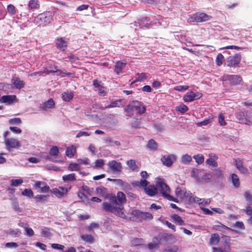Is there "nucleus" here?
Returning <instances> with one entry per match:
<instances>
[{
  "label": "nucleus",
  "mask_w": 252,
  "mask_h": 252,
  "mask_svg": "<svg viewBox=\"0 0 252 252\" xmlns=\"http://www.w3.org/2000/svg\"><path fill=\"white\" fill-rule=\"evenodd\" d=\"M176 193L177 195L180 198H183L185 196H187L186 194L187 193L180 188L176 189Z\"/></svg>",
  "instance_id": "41"
},
{
  "label": "nucleus",
  "mask_w": 252,
  "mask_h": 252,
  "mask_svg": "<svg viewBox=\"0 0 252 252\" xmlns=\"http://www.w3.org/2000/svg\"><path fill=\"white\" fill-rule=\"evenodd\" d=\"M136 79L134 81L131 83V84H133L135 82L140 81L142 82L145 81L147 78V76L146 75V74L145 73H138L136 75Z\"/></svg>",
  "instance_id": "25"
},
{
  "label": "nucleus",
  "mask_w": 252,
  "mask_h": 252,
  "mask_svg": "<svg viewBox=\"0 0 252 252\" xmlns=\"http://www.w3.org/2000/svg\"><path fill=\"white\" fill-rule=\"evenodd\" d=\"M146 110V107L143 103L137 101L133 100L126 107L125 111L128 114H132L134 111H136L140 115L144 114Z\"/></svg>",
  "instance_id": "2"
},
{
  "label": "nucleus",
  "mask_w": 252,
  "mask_h": 252,
  "mask_svg": "<svg viewBox=\"0 0 252 252\" xmlns=\"http://www.w3.org/2000/svg\"><path fill=\"white\" fill-rule=\"evenodd\" d=\"M231 180L233 186L235 188H238L240 187V181L238 176L235 174L231 175Z\"/></svg>",
  "instance_id": "24"
},
{
  "label": "nucleus",
  "mask_w": 252,
  "mask_h": 252,
  "mask_svg": "<svg viewBox=\"0 0 252 252\" xmlns=\"http://www.w3.org/2000/svg\"><path fill=\"white\" fill-rule=\"evenodd\" d=\"M46 69V74L48 75L51 73H59V74L62 73L60 69H58V66L53 63H48L46 66L44 67Z\"/></svg>",
  "instance_id": "10"
},
{
  "label": "nucleus",
  "mask_w": 252,
  "mask_h": 252,
  "mask_svg": "<svg viewBox=\"0 0 252 252\" xmlns=\"http://www.w3.org/2000/svg\"><path fill=\"white\" fill-rule=\"evenodd\" d=\"M225 80H227L231 86L239 85L243 80L242 78L238 75H227L225 77Z\"/></svg>",
  "instance_id": "8"
},
{
  "label": "nucleus",
  "mask_w": 252,
  "mask_h": 252,
  "mask_svg": "<svg viewBox=\"0 0 252 252\" xmlns=\"http://www.w3.org/2000/svg\"><path fill=\"white\" fill-rule=\"evenodd\" d=\"M22 194L24 196L31 197L33 196V193L30 189H25L24 191H22Z\"/></svg>",
  "instance_id": "45"
},
{
  "label": "nucleus",
  "mask_w": 252,
  "mask_h": 252,
  "mask_svg": "<svg viewBox=\"0 0 252 252\" xmlns=\"http://www.w3.org/2000/svg\"><path fill=\"white\" fill-rule=\"evenodd\" d=\"M202 96L200 93H194L192 91L188 92L184 96L183 100L185 102H191L194 100L199 99Z\"/></svg>",
  "instance_id": "6"
},
{
  "label": "nucleus",
  "mask_w": 252,
  "mask_h": 252,
  "mask_svg": "<svg viewBox=\"0 0 252 252\" xmlns=\"http://www.w3.org/2000/svg\"><path fill=\"white\" fill-rule=\"evenodd\" d=\"M218 118H219V123L220 126H225L226 125V123L225 122V120H224V116L222 114L220 113L219 115Z\"/></svg>",
  "instance_id": "46"
},
{
  "label": "nucleus",
  "mask_w": 252,
  "mask_h": 252,
  "mask_svg": "<svg viewBox=\"0 0 252 252\" xmlns=\"http://www.w3.org/2000/svg\"><path fill=\"white\" fill-rule=\"evenodd\" d=\"M80 164L79 163H72L68 166V169L70 171H77L80 169Z\"/></svg>",
  "instance_id": "35"
},
{
  "label": "nucleus",
  "mask_w": 252,
  "mask_h": 252,
  "mask_svg": "<svg viewBox=\"0 0 252 252\" xmlns=\"http://www.w3.org/2000/svg\"><path fill=\"white\" fill-rule=\"evenodd\" d=\"M11 82L17 89H21L23 88L25 85L24 81L21 80L18 77H13L11 79Z\"/></svg>",
  "instance_id": "14"
},
{
  "label": "nucleus",
  "mask_w": 252,
  "mask_h": 252,
  "mask_svg": "<svg viewBox=\"0 0 252 252\" xmlns=\"http://www.w3.org/2000/svg\"><path fill=\"white\" fill-rule=\"evenodd\" d=\"M212 17L204 12H197L193 14L191 18L192 21L197 23H201L210 20Z\"/></svg>",
  "instance_id": "4"
},
{
  "label": "nucleus",
  "mask_w": 252,
  "mask_h": 252,
  "mask_svg": "<svg viewBox=\"0 0 252 252\" xmlns=\"http://www.w3.org/2000/svg\"><path fill=\"white\" fill-rule=\"evenodd\" d=\"M9 129L12 131L13 132L16 133V134H19L21 132L22 130L20 128L16 127V126H10L9 127Z\"/></svg>",
  "instance_id": "57"
},
{
  "label": "nucleus",
  "mask_w": 252,
  "mask_h": 252,
  "mask_svg": "<svg viewBox=\"0 0 252 252\" xmlns=\"http://www.w3.org/2000/svg\"><path fill=\"white\" fill-rule=\"evenodd\" d=\"M50 20V16L48 15L47 14L44 13L39 14L35 19L36 22L40 25L49 23Z\"/></svg>",
  "instance_id": "13"
},
{
  "label": "nucleus",
  "mask_w": 252,
  "mask_h": 252,
  "mask_svg": "<svg viewBox=\"0 0 252 252\" xmlns=\"http://www.w3.org/2000/svg\"><path fill=\"white\" fill-rule=\"evenodd\" d=\"M35 187L41 189V192L43 193L49 192L51 191L49 186H47L44 182L37 181L35 184Z\"/></svg>",
  "instance_id": "15"
},
{
  "label": "nucleus",
  "mask_w": 252,
  "mask_h": 252,
  "mask_svg": "<svg viewBox=\"0 0 252 252\" xmlns=\"http://www.w3.org/2000/svg\"><path fill=\"white\" fill-rule=\"evenodd\" d=\"M59 153V149L57 146L52 147L49 152V154L52 156H57Z\"/></svg>",
  "instance_id": "40"
},
{
  "label": "nucleus",
  "mask_w": 252,
  "mask_h": 252,
  "mask_svg": "<svg viewBox=\"0 0 252 252\" xmlns=\"http://www.w3.org/2000/svg\"><path fill=\"white\" fill-rule=\"evenodd\" d=\"M212 120H213V118L211 117L208 119H206V120H204L203 121H202L200 122H198L197 124V125L198 126H207V125L210 124L212 122Z\"/></svg>",
  "instance_id": "38"
},
{
  "label": "nucleus",
  "mask_w": 252,
  "mask_h": 252,
  "mask_svg": "<svg viewBox=\"0 0 252 252\" xmlns=\"http://www.w3.org/2000/svg\"><path fill=\"white\" fill-rule=\"evenodd\" d=\"M106 189L105 188H98L96 189L97 192L98 194H102V196H104L106 192Z\"/></svg>",
  "instance_id": "56"
},
{
  "label": "nucleus",
  "mask_w": 252,
  "mask_h": 252,
  "mask_svg": "<svg viewBox=\"0 0 252 252\" xmlns=\"http://www.w3.org/2000/svg\"><path fill=\"white\" fill-rule=\"evenodd\" d=\"M164 194H165L163 196L165 197V198H166L167 199H168L169 200H171V201H174L175 202H178V199H176V198H175L173 196H172L171 195H170L168 193H165L164 192Z\"/></svg>",
  "instance_id": "58"
},
{
  "label": "nucleus",
  "mask_w": 252,
  "mask_h": 252,
  "mask_svg": "<svg viewBox=\"0 0 252 252\" xmlns=\"http://www.w3.org/2000/svg\"><path fill=\"white\" fill-rule=\"evenodd\" d=\"M7 10L11 14H14L16 13L15 7L12 4H9L7 6Z\"/></svg>",
  "instance_id": "52"
},
{
  "label": "nucleus",
  "mask_w": 252,
  "mask_h": 252,
  "mask_svg": "<svg viewBox=\"0 0 252 252\" xmlns=\"http://www.w3.org/2000/svg\"><path fill=\"white\" fill-rule=\"evenodd\" d=\"M16 98V96L15 95H3L0 98V102L11 104L13 102Z\"/></svg>",
  "instance_id": "16"
},
{
  "label": "nucleus",
  "mask_w": 252,
  "mask_h": 252,
  "mask_svg": "<svg viewBox=\"0 0 252 252\" xmlns=\"http://www.w3.org/2000/svg\"><path fill=\"white\" fill-rule=\"evenodd\" d=\"M132 214L136 217L139 219H151L153 217L152 215L148 212H143L139 210H133L132 212Z\"/></svg>",
  "instance_id": "9"
},
{
  "label": "nucleus",
  "mask_w": 252,
  "mask_h": 252,
  "mask_svg": "<svg viewBox=\"0 0 252 252\" xmlns=\"http://www.w3.org/2000/svg\"><path fill=\"white\" fill-rule=\"evenodd\" d=\"M212 178V175L210 173H206L204 175L201 179L199 178V182L209 181Z\"/></svg>",
  "instance_id": "44"
},
{
  "label": "nucleus",
  "mask_w": 252,
  "mask_h": 252,
  "mask_svg": "<svg viewBox=\"0 0 252 252\" xmlns=\"http://www.w3.org/2000/svg\"><path fill=\"white\" fill-rule=\"evenodd\" d=\"M52 247L53 249L61 250L62 251H63V249L64 248V246L58 244H53L52 245Z\"/></svg>",
  "instance_id": "60"
},
{
  "label": "nucleus",
  "mask_w": 252,
  "mask_h": 252,
  "mask_svg": "<svg viewBox=\"0 0 252 252\" xmlns=\"http://www.w3.org/2000/svg\"><path fill=\"white\" fill-rule=\"evenodd\" d=\"M103 164H104L103 160L100 159H99V160H97L95 161V162L94 163V167L101 168V167H102Z\"/></svg>",
  "instance_id": "55"
},
{
  "label": "nucleus",
  "mask_w": 252,
  "mask_h": 252,
  "mask_svg": "<svg viewBox=\"0 0 252 252\" xmlns=\"http://www.w3.org/2000/svg\"><path fill=\"white\" fill-rule=\"evenodd\" d=\"M18 246V244L15 242H9L5 244V248L9 249H16Z\"/></svg>",
  "instance_id": "43"
},
{
  "label": "nucleus",
  "mask_w": 252,
  "mask_h": 252,
  "mask_svg": "<svg viewBox=\"0 0 252 252\" xmlns=\"http://www.w3.org/2000/svg\"><path fill=\"white\" fill-rule=\"evenodd\" d=\"M73 93L72 92H64L62 94V98L65 101H69L73 97Z\"/></svg>",
  "instance_id": "26"
},
{
  "label": "nucleus",
  "mask_w": 252,
  "mask_h": 252,
  "mask_svg": "<svg viewBox=\"0 0 252 252\" xmlns=\"http://www.w3.org/2000/svg\"><path fill=\"white\" fill-rule=\"evenodd\" d=\"M234 226L238 228L244 229V225L241 221H237L234 224Z\"/></svg>",
  "instance_id": "61"
},
{
  "label": "nucleus",
  "mask_w": 252,
  "mask_h": 252,
  "mask_svg": "<svg viewBox=\"0 0 252 252\" xmlns=\"http://www.w3.org/2000/svg\"><path fill=\"white\" fill-rule=\"evenodd\" d=\"M126 63L122 61H118L116 63L115 65L114 71L119 74L120 72L123 70V69L126 66Z\"/></svg>",
  "instance_id": "18"
},
{
  "label": "nucleus",
  "mask_w": 252,
  "mask_h": 252,
  "mask_svg": "<svg viewBox=\"0 0 252 252\" xmlns=\"http://www.w3.org/2000/svg\"><path fill=\"white\" fill-rule=\"evenodd\" d=\"M123 101V100L122 99H120L117 100L111 101L109 105L105 106L104 108L120 107L122 106V102Z\"/></svg>",
  "instance_id": "20"
},
{
  "label": "nucleus",
  "mask_w": 252,
  "mask_h": 252,
  "mask_svg": "<svg viewBox=\"0 0 252 252\" xmlns=\"http://www.w3.org/2000/svg\"><path fill=\"white\" fill-rule=\"evenodd\" d=\"M157 190H158L162 193V195L164 196L165 193H168L169 191V187L164 182H163L160 179H159L157 182Z\"/></svg>",
  "instance_id": "11"
},
{
  "label": "nucleus",
  "mask_w": 252,
  "mask_h": 252,
  "mask_svg": "<svg viewBox=\"0 0 252 252\" xmlns=\"http://www.w3.org/2000/svg\"><path fill=\"white\" fill-rule=\"evenodd\" d=\"M235 116L238 120L242 121L245 117V113L243 111H239L235 113Z\"/></svg>",
  "instance_id": "53"
},
{
  "label": "nucleus",
  "mask_w": 252,
  "mask_h": 252,
  "mask_svg": "<svg viewBox=\"0 0 252 252\" xmlns=\"http://www.w3.org/2000/svg\"><path fill=\"white\" fill-rule=\"evenodd\" d=\"M41 234L45 237H50L51 236V232L49 231V229L47 228H45L42 229L41 230Z\"/></svg>",
  "instance_id": "54"
},
{
  "label": "nucleus",
  "mask_w": 252,
  "mask_h": 252,
  "mask_svg": "<svg viewBox=\"0 0 252 252\" xmlns=\"http://www.w3.org/2000/svg\"><path fill=\"white\" fill-rule=\"evenodd\" d=\"M158 144L155 140L151 139L148 141L147 148L151 151H156L158 149Z\"/></svg>",
  "instance_id": "19"
},
{
  "label": "nucleus",
  "mask_w": 252,
  "mask_h": 252,
  "mask_svg": "<svg viewBox=\"0 0 252 252\" xmlns=\"http://www.w3.org/2000/svg\"><path fill=\"white\" fill-rule=\"evenodd\" d=\"M223 60H224L223 56L221 53H219L217 55L216 60V63L217 65L218 66L221 65L223 63Z\"/></svg>",
  "instance_id": "34"
},
{
  "label": "nucleus",
  "mask_w": 252,
  "mask_h": 252,
  "mask_svg": "<svg viewBox=\"0 0 252 252\" xmlns=\"http://www.w3.org/2000/svg\"><path fill=\"white\" fill-rule=\"evenodd\" d=\"M56 47L62 51H64L67 47V41L63 37H58L56 40Z\"/></svg>",
  "instance_id": "12"
},
{
  "label": "nucleus",
  "mask_w": 252,
  "mask_h": 252,
  "mask_svg": "<svg viewBox=\"0 0 252 252\" xmlns=\"http://www.w3.org/2000/svg\"><path fill=\"white\" fill-rule=\"evenodd\" d=\"M174 237L172 234H169L167 233H163L160 237V239H163L165 241H172Z\"/></svg>",
  "instance_id": "36"
},
{
  "label": "nucleus",
  "mask_w": 252,
  "mask_h": 252,
  "mask_svg": "<svg viewBox=\"0 0 252 252\" xmlns=\"http://www.w3.org/2000/svg\"><path fill=\"white\" fill-rule=\"evenodd\" d=\"M189 87L187 85L185 86H177L174 87V89L176 91L182 92L183 91H186L189 89Z\"/></svg>",
  "instance_id": "50"
},
{
  "label": "nucleus",
  "mask_w": 252,
  "mask_h": 252,
  "mask_svg": "<svg viewBox=\"0 0 252 252\" xmlns=\"http://www.w3.org/2000/svg\"><path fill=\"white\" fill-rule=\"evenodd\" d=\"M63 179L65 182L74 181L75 180V174H70L67 175H64L63 177Z\"/></svg>",
  "instance_id": "37"
},
{
  "label": "nucleus",
  "mask_w": 252,
  "mask_h": 252,
  "mask_svg": "<svg viewBox=\"0 0 252 252\" xmlns=\"http://www.w3.org/2000/svg\"><path fill=\"white\" fill-rule=\"evenodd\" d=\"M55 107V102L52 98L44 102L41 109L45 110L47 108H53Z\"/></svg>",
  "instance_id": "21"
},
{
  "label": "nucleus",
  "mask_w": 252,
  "mask_h": 252,
  "mask_svg": "<svg viewBox=\"0 0 252 252\" xmlns=\"http://www.w3.org/2000/svg\"><path fill=\"white\" fill-rule=\"evenodd\" d=\"M29 7L31 9H39L40 5L37 0H31L29 3Z\"/></svg>",
  "instance_id": "27"
},
{
  "label": "nucleus",
  "mask_w": 252,
  "mask_h": 252,
  "mask_svg": "<svg viewBox=\"0 0 252 252\" xmlns=\"http://www.w3.org/2000/svg\"><path fill=\"white\" fill-rule=\"evenodd\" d=\"M160 159L163 164L168 167L170 166L173 162L172 158H160Z\"/></svg>",
  "instance_id": "39"
},
{
  "label": "nucleus",
  "mask_w": 252,
  "mask_h": 252,
  "mask_svg": "<svg viewBox=\"0 0 252 252\" xmlns=\"http://www.w3.org/2000/svg\"><path fill=\"white\" fill-rule=\"evenodd\" d=\"M206 162L209 166H212L213 167L217 166V162L214 160V158H208Z\"/></svg>",
  "instance_id": "49"
},
{
  "label": "nucleus",
  "mask_w": 252,
  "mask_h": 252,
  "mask_svg": "<svg viewBox=\"0 0 252 252\" xmlns=\"http://www.w3.org/2000/svg\"><path fill=\"white\" fill-rule=\"evenodd\" d=\"M175 110L177 111H179V112H181V113L184 114L188 111L189 108L185 104H184L183 103H181L179 105L175 107Z\"/></svg>",
  "instance_id": "28"
},
{
  "label": "nucleus",
  "mask_w": 252,
  "mask_h": 252,
  "mask_svg": "<svg viewBox=\"0 0 252 252\" xmlns=\"http://www.w3.org/2000/svg\"><path fill=\"white\" fill-rule=\"evenodd\" d=\"M190 201L191 202H196L199 204H203V202H204V199H200L196 197H190Z\"/></svg>",
  "instance_id": "42"
},
{
  "label": "nucleus",
  "mask_w": 252,
  "mask_h": 252,
  "mask_svg": "<svg viewBox=\"0 0 252 252\" xmlns=\"http://www.w3.org/2000/svg\"><path fill=\"white\" fill-rule=\"evenodd\" d=\"M110 168L114 172H119L121 171V163L117 162L115 160H112L108 163Z\"/></svg>",
  "instance_id": "17"
},
{
  "label": "nucleus",
  "mask_w": 252,
  "mask_h": 252,
  "mask_svg": "<svg viewBox=\"0 0 252 252\" xmlns=\"http://www.w3.org/2000/svg\"><path fill=\"white\" fill-rule=\"evenodd\" d=\"M35 246L42 250H46V246L45 244L41 243L40 242L36 243Z\"/></svg>",
  "instance_id": "63"
},
{
  "label": "nucleus",
  "mask_w": 252,
  "mask_h": 252,
  "mask_svg": "<svg viewBox=\"0 0 252 252\" xmlns=\"http://www.w3.org/2000/svg\"><path fill=\"white\" fill-rule=\"evenodd\" d=\"M9 235L13 237H16L20 236V231L18 229H10L8 231Z\"/></svg>",
  "instance_id": "32"
},
{
  "label": "nucleus",
  "mask_w": 252,
  "mask_h": 252,
  "mask_svg": "<svg viewBox=\"0 0 252 252\" xmlns=\"http://www.w3.org/2000/svg\"><path fill=\"white\" fill-rule=\"evenodd\" d=\"M21 122L22 121L19 118H14L10 119L9 121V123L10 125L20 124Z\"/></svg>",
  "instance_id": "47"
},
{
  "label": "nucleus",
  "mask_w": 252,
  "mask_h": 252,
  "mask_svg": "<svg viewBox=\"0 0 252 252\" xmlns=\"http://www.w3.org/2000/svg\"><path fill=\"white\" fill-rule=\"evenodd\" d=\"M4 143L6 148L9 150L11 148H19L21 147L20 141L13 138L5 139Z\"/></svg>",
  "instance_id": "5"
},
{
  "label": "nucleus",
  "mask_w": 252,
  "mask_h": 252,
  "mask_svg": "<svg viewBox=\"0 0 252 252\" xmlns=\"http://www.w3.org/2000/svg\"><path fill=\"white\" fill-rule=\"evenodd\" d=\"M158 243H157V244H155V243H149L148 245V248H149V250H153V249H158Z\"/></svg>",
  "instance_id": "62"
},
{
  "label": "nucleus",
  "mask_w": 252,
  "mask_h": 252,
  "mask_svg": "<svg viewBox=\"0 0 252 252\" xmlns=\"http://www.w3.org/2000/svg\"><path fill=\"white\" fill-rule=\"evenodd\" d=\"M11 183V186L17 187L23 183V180L22 179H12Z\"/></svg>",
  "instance_id": "48"
},
{
  "label": "nucleus",
  "mask_w": 252,
  "mask_h": 252,
  "mask_svg": "<svg viewBox=\"0 0 252 252\" xmlns=\"http://www.w3.org/2000/svg\"><path fill=\"white\" fill-rule=\"evenodd\" d=\"M50 191L55 194L58 197H62L67 192V189L63 188H55Z\"/></svg>",
  "instance_id": "22"
},
{
  "label": "nucleus",
  "mask_w": 252,
  "mask_h": 252,
  "mask_svg": "<svg viewBox=\"0 0 252 252\" xmlns=\"http://www.w3.org/2000/svg\"><path fill=\"white\" fill-rule=\"evenodd\" d=\"M128 167L133 171H138V166L136 164L134 160L131 159L127 161Z\"/></svg>",
  "instance_id": "30"
},
{
  "label": "nucleus",
  "mask_w": 252,
  "mask_h": 252,
  "mask_svg": "<svg viewBox=\"0 0 252 252\" xmlns=\"http://www.w3.org/2000/svg\"><path fill=\"white\" fill-rule=\"evenodd\" d=\"M148 182L146 180L144 179L141 180L140 182H138L137 185L145 187V191L149 195L152 196L156 195L158 192L157 189L155 188L154 186H149V187H146L148 185Z\"/></svg>",
  "instance_id": "3"
},
{
  "label": "nucleus",
  "mask_w": 252,
  "mask_h": 252,
  "mask_svg": "<svg viewBox=\"0 0 252 252\" xmlns=\"http://www.w3.org/2000/svg\"><path fill=\"white\" fill-rule=\"evenodd\" d=\"M171 218L174 221L178 223L179 225H183L184 224V220L178 215L174 214L172 216Z\"/></svg>",
  "instance_id": "33"
},
{
  "label": "nucleus",
  "mask_w": 252,
  "mask_h": 252,
  "mask_svg": "<svg viewBox=\"0 0 252 252\" xmlns=\"http://www.w3.org/2000/svg\"><path fill=\"white\" fill-rule=\"evenodd\" d=\"M241 61V56L237 54L234 56H230L227 60V65L228 66L236 67L238 65Z\"/></svg>",
  "instance_id": "7"
},
{
  "label": "nucleus",
  "mask_w": 252,
  "mask_h": 252,
  "mask_svg": "<svg viewBox=\"0 0 252 252\" xmlns=\"http://www.w3.org/2000/svg\"><path fill=\"white\" fill-rule=\"evenodd\" d=\"M220 241V237L217 234H213L211 235L210 240V243L212 245H217Z\"/></svg>",
  "instance_id": "29"
},
{
  "label": "nucleus",
  "mask_w": 252,
  "mask_h": 252,
  "mask_svg": "<svg viewBox=\"0 0 252 252\" xmlns=\"http://www.w3.org/2000/svg\"><path fill=\"white\" fill-rule=\"evenodd\" d=\"M89 7V5H87V4H82V5L79 6L76 8V11H83L84 10H87V9H88Z\"/></svg>",
  "instance_id": "59"
},
{
  "label": "nucleus",
  "mask_w": 252,
  "mask_h": 252,
  "mask_svg": "<svg viewBox=\"0 0 252 252\" xmlns=\"http://www.w3.org/2000/svg\"><path fill=\"white\" fill-rule=\"evenodd\" d=\"M76 152V147L72 145L71 146L68 147L66 148L65 155L69 158H72L75 155Z\"/></svg>",
  "instance_id": "23"
},
{
  "label": "nucleus",
  "mask_w": 252,
  "mask_h": 252,
  "mask_svg": "<svg viewBox=\"0 0 252 252\" xmlns=\"http://www.w3.org/2000/svg\"><path fill=\"white\" fill-rule=\"evenodd\" d=\"M25 230L27 234L29 236H32L34 234L33 231L31 228L26 227L25 228Z\"/></svg>",
  "instance_id": "64"
},
{
  "label": "nucleus",
  "mask_w": 252,
  "mask_h": 252,
  "mask_svg": "<svg viewBox=\"0 0 252 252\" xmlns=\"http://www.w3.org/2000/svg\"><path fill=\"white\" fill-rule=\"evenodd\" d=\"M126 197L124 192L119 191L116 196H112L110 199L111 204L104 202L102 207L105 211H109L115 215L122 218H125L126 214L122 206L126 202Z\"/></svg>",
  "instance_id": "1"
},
{
  "label": "nucleus",
  "mask_w": 252,
  "mask_h": 252,
  "mask_svg": "<svg viewBox=\"0 0 252 252\" xmlns=\"http://www.w3.org/2000/svg\"><path fill=\"white\" fill-rule=\"evenodd\" d=\"M191 176L195 178L198 181L199 180V172L197 169H194L191 172Z\"/></svg>",
  "instance_id": "51"
},
{
  "label": "nucleus",
  "mask_w": 252,
  "mask_h": 252,
  "mask_svg": "<svg viewBox=\"0 0 252 252\" xmlns=\"http://www.w3.org/2000/svg\"><path fill=\"white\" fill-rule=\"evenodd\" d=\"M81 238L82 240L86 242L93 243L94 242V237L89 234H84L81 236Z\"/></svg>",
  "instance_id": "31"
}]
</instances>
